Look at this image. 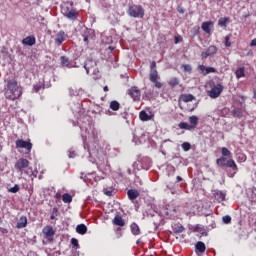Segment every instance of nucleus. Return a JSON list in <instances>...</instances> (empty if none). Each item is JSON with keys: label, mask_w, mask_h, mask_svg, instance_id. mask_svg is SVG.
Listing matches in <instances>:
<instances>
[{"label": "nucleus", "mask_w": 256, "mask_h": 256, "mask_svg": "<svg viewBox=\"0 0 256 256\" xmlns=\"http://www.w3.org/2000/svg\"><path fill=\"white\" fill-rule=\"evenodd\" d=\"M21 87L17 84L16 80H9L6 87L5 97L10 99V101H15L19 99L22 95Z\"/></svg>", "instance_id": "1"}, {"label": "nucleus", "mask_w": 256, "mask_h": 256, "mask_svg": "<svg viewBox=\"0 0 256 256\" xmlns=\"http://www.w3.org/2000/svg\"><path fill=\"white\" fill-rule=\"evenodd\" d=\"M127 13L130 17H134V18L140 17V19H143V17H145V10L141 5H134L130 7Z\"/></svg>", "instance_id": "2"}, {"label": "nucleus", "mask_w": 256, "mask_h": 256, "mask_svg": "<svg viewBox=\"0 0 256 256\" xmlns=\"http://www.w3.org/2000/svg\"><path fill=\"white\" fill-rule=\"evenodd\" d=\"M216 163L219 167H230L234 171H237V164L233 159L227 160V158L222 156L216 160Z\"/></svg>", "instance_id": "3"}, {"label": "nucleus", "mask_w": 256, "mask_h": 256, "mask_svg": "<svg viewBox=\"0 0 256 256\" xmlns=\"http://www.w3.org/2000/svg\"><path fill=\"white\" fill-rule=\"evenodd\" d=\"M221 93H223V85L217 84L211 88V90L208 92V95L211 97V99H217Z\"/></svg>", "instance_id": "4"}, {"label": "nucleus", "mask_w": 256, "mask_h": 256, "mask_svg": "<svg viewBox=\"0 0 256 256\" xmlns=\"http://www.w3.org/2000/svg\"><path fill=\"white\" fill-rule=\"evenodd\" d=\"M62 14L64 17H67V19L75 20L77 19V12L73 9H69V7H62Z\"/></svg>", "instance_id": "5"}, {"label": "nucleus", "mask_w": 256, "mask_h": 256, "mask_svg": "<svg viewBox=\"0 0 256 256\" xmlns=\"http://www.w3.org/2000/svg\"><path fill=\"white\" fill-rule=\"evenodd\" d=\"M84 69L88 75H89V71H93V73H97V62L94 60H88L84 64Z\"/></svg>", "instance_id": "6"}, {"label": "nucleus", "mask_w": 256, "mask_h": 256, "mask_svg": "<svg viewBox=\"0 0 256 256\" xmlns=\"http://www.w3.org/2000/svg\"><path fill=\"white\" fill-rule=\"evenodd\" d=\"M16 147L18 149H26L27 151H31V149H33V144H31V142H27L23 139H19L16 141Z\"/></svg>", "instance_id": "7"}, {"label": "nucleus", "mask_w": 256, "mask_h": 256, "mask_svg": "<svg viewBox=\"0 0 256 256\" xmlns=\"http://www.w3.org/2000/svg\"><path fill=\"white\" fill-rule=\"evenodd\" d=\"M29 167V160L25 158H20L16 163H15V169L17 171H23V169H27Z\"/></svg>", "instance_id": "8"}, {"label": "nucleus", "mask_w": 256, "mask_h": 256, "mask_svg": "<svg viewBox=\"0 0 256 256\" xmlns=\"http://www.w3.org/2000/svg\"><path fill=\"white\" fill-rule=\"evenodd\" d=\"M217 53V47L216 46H209L205 52L201 53L202 59H207V57H211V55H215Z\"/></svg>", "instance_id": "9"}, {"label": "nucleus", "mask_w": 256, "mask_h": 256, "mask_svg": "<svg viewBox=\"0 0 256 256\" xmlns=\"http://www.w3.org/2000/svg\"><path fill=\"white\" fill-rule=\"evenodd\" d=\"M213 195H214L216 201H218V203H221V202L225 201V197L227 194H225V192H223L221 190H214Z\"/></svg>", "instance_id": "10"}, {"label": "nucleus", "mask_w": 256, "mask_h": 256, "mask_svg": "<svg viewBox=\"0 0 256 256\" xmlns=\"http://www.w3.org/2000/svg\"><path fill=\"white\" fill-rule=\"evenodd\" d=\"M129 95L134 101H137L141 97V91L137 87H133L129 90Z\"/></svg>", "instance_id": "11"}, {"label": "nucleus", "mask_w": 256, "mask_h": 256, "mask_svg": "<svg viewBox=\"0 0 256 256\" xmlns=\"http://www.w3.org/2000/svg\"><path fill=\"white\" fill-rule=\"evenodd\" d=\"M35 43H36L35 36H28L22 40V44L27 45L28 47H33Z\"/></svg>", "instance_id": "12"}, {"label": "nucleus", "mask_w": 256, "mask_h": 256, "mask_svg": "<svg viewBox=\"0 0 256 256\" xmlns=\"http://www.w3.org/2000/svg\"><path fill=\"white\" fill-rule=\"evenodd\" d=\"M27 227V216H21L16 224V229H25Z\"/></svg>", "instance_id": "13"}, {"label": "nucleus", "mask_w": 256, "mask_h": 256, "mask_svg": "<svg viewBox=\"0 0 256 256\" xmlns=\"http://www.w3.org/2000/svg\"><path fill=\"white\" fill-rule=\"evenodd\" d=\"M154 115L151 114H147V112L145 110L140 111L139 113V119L140 121H151V119H153Z\"/></svg>", "instance_id": "14"}, {"label": "nucleus", "mask_w": 256, "mask_h": 256, "mask_svg": "<svg viewBox=\"0 0 256 256\" xmlns=\"http://www.w3.org/2000/svg\"><path fill=\"white\" fill-rule=\"evenodd\" d=\"M112 223L114 225H117V227H125V220H123V217L116 215L114 219L112 220Z\"/></svg>", "instance_id": "15"}, {"label": "nucleus", "mask_w": 256, "mask_h": 256, "mask_svg": "<svg viewBox=\"0 0 256 256\" xmlns=\"http://www.w3.org/2000/svg\"><path fill=\"white\" fill-rule=\"evenodd\" d=\"M189 126L191 129H196L197 125H199V117L197 116H190L189 117Z\"/></svg>", "instance_id": "16"}, {"label": "nucleus", "mask_w": 256, "mask_h": 256, "mask_svg": "<svg viewBox=\"0 0 256 256\" xmlns=\"http://www.w3.org/2000/svg\"><path fill=\"white\" fill-rule=\"evenodd\" d=\"M42 233H44L45 237H53L55 235V230H53V227L46 226L43 228Z\"/></svg>", "instance_id": "17"}, {"label": "nucleus", "mask_w": 256, "mask_h": 256, "mask_svg": "<svg viewBox=\"0 0 256 256\" xmlns=\"http://www.w3.org/2000/svg\"><path fill=\"white\" fill-rule=\"evenodd\" d=\"M127 195L130 201H135V199L139 197V191L131 189V190H128Z\"/></svg>", "instance_id": "18"}, {"label": "nucleus", "mask_w": 256, "mask_h": 256, "mask_svg": "<svg viewBox=\"0 0 256 256\" xmlns=\"http://www.w3.org/2000/svg\"><path fill=\"white\" fill-rule=\"evenodd\" d=\"M63 41H65V32L61 31L56 35L55 43L56 45H61Z\"/></svg>", "instance_id": "19"}, {"label": "nucleus", "mask_w": 256, "mask_h": 256, "mask_svg": "<svg viewBox=\"0 0 256 256\" xmlns=\"http://www.w3.org/2000/svg\"><path fill=\"white\" fill-rule=\"evenodd\" d=\"M76 232L79 235H85L87 233V226L85 224H79L76 226Z\"/></svg>", "instance_id": "20"}, {"label": "nucleus", "mask_w": 256, "mask_h": 256, "mask_svg": "<svg viewBox=\"0 0 256 256\" xmlns=\"http://www.w3.org/2000/svg\"><path fill=\"white\" fill-rule=\"evenodd\" d=\"M211 27H213V22H203L202 23V29L205 33H211Z\"/></svg>", "instance_id": "21"}, {"label": "nucleus", "mask_w": 256, "mask_h": 256, "mask_svg": "<svg viewBox=\"0 0 256 256\" xmlns=\"http://www.w3.org/2000/svg\"><path fill=\"white\" fill-rule=\"evenodd\" d=\"M181 101H183L184 103H189L191 101H194L195 96H193L192 94H184L181 96Z\"/></svg>", "instance_id": "22"}, {"label": "nucleus", "mask_w": 256, "mask_h": 256, "mask_svg": "<svg viewBox=\"0 0 256 256\" xmlns=\"http://www.w3.org/2000/svg\"><path fill=\"white\" fill-rule=\"evenodd\" d=\"M159 79V72L157 70H150V81L151 83L157 81Z\"/></svg>", "instance_id": "23"}, {"label": "nucleus", "mask_w": 256, "mask_h": 256, "mask_svg": "<svg viewBox=\"0 0 256 256\" xmlns=\"http://www.w3.org/2000/svg\"><path fill=\"white\" fill-rule=\"evenodd\" d=\"M131 233L134 235H139L141 233V230L139 229V225L137 223H132L130 226Z\"/></svg>", "instance_id": "24"}, {"label": "nucleus", "mask_w": 256, "mask_h": 256, "mask_svg": "<svg viewBox=\"0 0 256 256\" xmlns=\"http://www.w3.org/2000/svg\"><path fill=\"white\" fill-rule=\"evenodd\" d=\"M121 107V104L117 100H113L110 102V109L112 111H119V108Z\"/></svg>", "instance_id": "25"}, {"label": "nucleus", "mask_w": 256, "mask_h": 256, "mask_svg": "<svg viewBox=\"0 0 256 256\" xmlns=\"http://www.w3.org/2000/svg\"><path fill=\"white\" fill-rule=\"evenodd\" d=\"M207 248L205 247V243L199 241L196 243V250L199 251V253H205V250Z\"/></svg>", "instance_id": "26"}, {"label": "nucleus", "mask_w": 256, "mask_h": 256, "mask_svg": "<svg viewBox=\"0 0 256 256\" xmlns=\"http://www.w3.org/2000/svg\"><path fill=\"white\" fill-rule=\"evenodd\" d=\"M60 61H61V65H62L63 67H69V68H71V62L69 61V58H67V57H65V56H62V57L60 58Z\"/></svg>", "instance_id": "27"}, {"label": "nucleus", "mask_w": 256, "mask_h": 256, "mask_svg": "<svg viewBox=\"0 0 256 256\" xmlns=\"http://www.w3.org/2000/svg\"><path fill=\"white\" fill-rule=\"evenodd\" d=\"M235 75L237 77V79H241V77H245V68H239L236 70Z\"/></svg>", "instance_id": "28"}, {"label": "nucleus", "mask_w": 256, "mask_h": 256, "mask_svg": "<svg viewBox=\"0 0 256 256\" xmlns=\"http://www.w3.org/2000/svg\"><path fill=\"white\" fill-rule=\"evenodd\" d=\"M168 85H170V87H177V85H179V78L177 77L171 78L168 81Z\"/></svg>", "instance_id": "29"}, {"label": "nucleus", "mask_w": 256, "mask_h": 256, "mask_svg": "<svg viewBox=\"0 0 256 256\" xmlns=\"http://www.w3.org/2000/svg\"><path fill=\"white\" fill-rule=\"evenodd\" d=\"M179 129H186V131H191V126L187 122H180L178 125Z\"/></svg>", "instance_id": "30"}, {"label": "nucleus", "mask_w": 256, "mask_h": 256, "mask_svg": "<svg viewBox=\"0 0 256 256\" xmlns=\"http://www.w3.org/2000/svg\"><path fill=\"white\" fill-rule=\"evenodd\" d=\"M227 23H229V18H220L218 21L219 27H227Z\"/></svg>", "instance_id": "31"}, {"label": "nucleus", "mask_w": 256, "mask_h": 256, "mask_svg": "<svg viewBox=\"0 0 256 256\" xmlns=\"http://www.w3.org/2000/svg\"><path fill=\"white\" fill-rule=\"evenodd\" d=\"M222 155L223 157H228L229 159H231V157H233V154L231 153V151H229V149L223 147L222 148Z\"/></svg>", "instance_id": "32"}, {"label": "nucleus", "mask_w": 256, "mask_h": 256, "mask_svg": "<svg viewBox=\"0 0 256 256\" xmlns=\"http://www.w3.org/2000/svg\"><path fill=\"white\" fill-rule=\"evenodd\" d=\"M173 231L174 233H183V231H185V227H183V225H174Z\"/></svg>", "instance_id": "33"}, {"label": "nucleus", "mask_w": 256, "mask_h": 256, "mask_svg": "<svg viewBox=\"0 0 256 256\" xmlns=\"http://www.w3.org/2000/svg\"><path fill=\"white\" fill-rule=\"evenodd\" d=\"M62 201L64 202V203H71V201H73V197H71V195L70 194H64L63 196H62Z\"/></svg>", "instance_id": "34"}, {"label": "nucleus", "mask_w": 256, "mask_h": 256, "mask_svg": "<svg viewBox=\"0 0 256 256\" xmlns=\"http://www.w3.org/2000/svg\"><path fill=\"white\" fill-rule=\"evenodd\" d=\"M145 137V134H141V136L139 137V135L137 134V132L134 134V141L135 139H138L140 141V143H143L145 141V139H143Z\"/></svg>", "instance_id": "35"}, {"label": "nucleus", "mask_w": 256, "mask_h": 256, "mask_svg": "<svg viewBox=\"0 0 256 256\" xmlns=\"http://www.w3.org/2000/svg\"><path fill=\"white\" fill-rule=\"evenodd\" d=\"M183 151H189L191 149V144L189 142H184L182 144Z\"/></svg>", "instance_id": "36"}, {"label": "nucleus", "mask_w": 256, "mask_h": 256, "mask_svg": "<svg viewBox=\"0 0 256 256\" xmlns=\"http://www.w3.org/2000/svg\"><path fill=\"white\" fill-rule=\"evenodd\" d=\"M223 223H225V225H229V223H231V216L226 215L222 218Z\"/></svg>", "instance_id": "37"}, {"label": "nucleus", "mask_w": 256, "mask_h": 256, "mask_svg": "<svg viewBox=\"0 0 256 256\" xmlns=\"http://www.w3.org/2000/svg\"><path fill=\"white\" fill-rule=\"evenodd\" d=\"M184 71H186V73H191V71H193V69L191 68V65L189 64H185L182 66Z\"/></svg>", "instance_id": "38"}, {"label": "nucleus", "mask_w": 256, "mask_h": 256, "mask_svg": "<svg viewBox=\"0 0 256 256\" xmlns=\"http://www.w3.org/2000/svg\"><path fill=\"white\" fill-rule=\"evenodd\" d=\"M232 113H233L234 117H241V115H242L241 109H238V108L234 109Z\"/></svg>", "instance_id": "39"}, {"label": "nucleus", "mask_w": 256, "mask_h": 256, "mask_svg": "<svg viewBox=\"0 0 256 256\" xmlns=\"http://www.w3.org/2000/svg\"><path fill=\"white\" fill-rule=\"evenodd\" d=\"M8 191L9 193H18L19 185L16 184L14 187L10 188Z\"/></svg>", "instance_id": "40"}, {"label": "nucleus", "mask_w": 256, "mask_h": 256, "mask_svg": "<svg viewBox=\"0 0 256 256\" xmlns=\"http://www.w3.org/2000/svg\"><path fill=\"white\" fill-rule=\"evenodd\" d=\"M150 71H157V62L155 61H152L151 64H150Z\"/></svg>", "instance_id": "41"}, {"label": "nucleus", "mask_w": 256, "mask_h": 256, "mask_svg": "<svg viewBox=\"0 0 256 256\" xmlns=\"http://www.w3.org/2000/svg\"><path fill=\"white\" fill-rule=\"evenodd\" d=\"M103 193L104 195H107V197H111V195H113V192L107 188L103 189Z\"/></svg>", "instance_id": "42"}, {"label": "nucleus", "mask_w": 256, "mask_h": 256, "mask_svg": "<svg viewBox=\"0 0 256 256\" xmlns=\"http://www.w3.org/2000/svg\"><path fill=\"white\" fill-rule=\"evenodd\" d=\"M231 39V35H228L225 37V45L226 47H231V42L229 41Z\"/></svg>", "instance_id": "43"}, {"label": "nucleus", "mask_w": 256, "mask_h": 256, "mask_svg": "<svg viewBox=\"0 0 256 256\" xmlns=\"http://www.w3.org/2000/svg\"><path fill=\"white\" fill-rule=\"evenodd\" d=\"M71 244H72L74 247H79V241H78L76 238H72V239H71Z\"/></svg>", "instance_id": "44"}, {"label": "nucleus", "mask_w": 256, "mask_h": 256, "mask_svg": "<svg viewBox=\"0 0 256 256\" xmlns=\"http://www.w3.org/2000/svg\"><path fill=\"white\" fill-rule=\"evenodd\" d=\"M238 159H240L242 163H245V161H247V156H245V154H240Z\"/></svg>", "instance_id": "45"}, {"label": "nucleus", "mask_w": 256, "mask_h": 256, "mask_svg": "<svg viewBox=\"0 0 256 256\" xmlns=\"http://www.w3.org/2000/svg\"><path fill=\"white\" fill-rule=\"evenodd\" d=\"M209 73H215V68H213V67H206V74H209Z\"/></svg>", "instance_id": "46"}, {"label": "nucleus", "mask_w": 256, "mask_h": 256, "mask_svg": "<svg viewBox=\"0 0 256 256\" xmlns=\"http://www.w3.org/2000/svg\"><path fill=\"white\" fill-rule=\"evenodd\" d=\"M152 83H154V85H155V87H157V89H161V87H163V84L161 82L157 81V80L155 82H152Z\"/></svg>", "instance_id": "47"}, {"label": "nucleus", "mask_w": 256, "mask_h": 256, "mask_svg": "<svg viewBox=\"0 0 256 256\" xmlns=\"http://www.w3.org/2000/svg\"><path fill=\"white\" fill-rule=\"evenodd\" d=\"M174 40L175 44L177 45V43H181V41H183V38L181 36H175Z\"/></svg>", "instance_id": "48"}, {"label": "nucleus", "mask_w": 256, "mask_h": 256, "mask_svg": "<svg viewBox=\"0 0 256 256\" xmlns=\"http://www.w3.org/2000/svg\"><path fill=\"white\" fill-rule=\"evenodd\" d=\"M200 71H202V73H205V71L207 72V67L200 65L199 66Z\"/></svg>", "instance_id": "49"}, {"label": "nucleus", "mask_w": 256, "mask_h": 256, "mask_svg": "<svg viewBox=\"0 0 256 256\" xmlns=\"http://www.w3.org/2000/svg\"><path fill=\"white\" fill-rule=\"evenodd\" d=\"M73 157H75V151L70 150L69 151V158L73 159Z\"/></svg>", "instance_id": "50"}, {"label": "nucleus", "mask_w": 256, "mask_h": 256, "mask_svg": "<svg viewBox=\"0 0 256 256\" xmlns=\"http://www.w3.org/2000/svg\"><path fill=\"white\" fill-rule=\"evenodd\" d=\"M41 90V85H35L34 86V91L39 92Z\"/></svg>", "instance_id": "51"}, {"label": "nucleus", "mask_w": 256, "mask_h": 256, "mask_svg": "<svg viewBox=\"0 0 256 256\" xmlns=\"http://www.w3.org/2000/svg\"><path fill=\"white\" fill-rule=\"evenodd\" d=\"M250 47H256V38L251 41Z\"/></svg>", "instance_id": "52"}, {"label": "nucleus", "mask_w": 256, "mask_h": 256, "mask_svg": "<svg viewBox=\"0 0 256 256\" xmlns=\"http://www.w3.org/2000/svg\"><path fill=\"white\" fill-rule=\"evenodd\" d=\"M83 41H84L85 43H87V41H89V37L84 36Z\"/></svg>", "instance_id": "53"}, {"label": "nucleus", "mask_w": 256, "mask_h": 256, "mask_svg": "<svg viewBox=\"0 0 256 256\" xmlns=\"http://www.w3.org/2000/svg\"><path fill=\"white\" fill-rule=\"evenodd\" d=\"M177 181H183V178L181 176H177Z\"/></svg>", "instance_id": "54"}, {"label": "nucleus", "mask_w": 256, "mask_h": 256, "mask_svg": "<svg viewBox=\"0 0 256 256\" xmlns=\"http://www.w3.org/2000/svg\"><path fill=\"white\" fill-rule=\"evenodd\" d=\"M103 91H109V87L104 86Z\"/></svg>", "instance_id": "55"}, {"label": "nucleus", "mask_w": 256, "mask_h": 256, "mask_svg": "<svg viewBox=\"0 0 256 256\" xmlns=\"http://www.w3.org/2000/svg\"><path fill=\"white\" fill-rule=\"evenodd\" d=\"M253 99H256V90H254Z\"/></svg>", "instance_id": "56"}, {"label": "nucleus", "mask_w": 256, "mask_h": 256, "mask_svg": "<svg viewBox=\"0 0 256 256\" xmlns=\"http://www.w3.org/2000/svg\"><path fill=\"white\" fill-rule=\"evenodd\" d=\"M50 219H51V220L55 219V215L52 214V215L50 216Z\"/></svg>", "instance_id": "57"}, {"label": "nucleus", "mask_w": 256, "mask_h": 256, "mask_svg": "<svg viewBox=\"0 0 256 256\" xmlns=\"http://www.w3.org/2000/svg\"><path fill=\"white\" fill-rule=\"evenodd\" d=\"M172 195H175V190H171Z\"/></svg>", "instance_id": "58"}, {"label": "nucleus", "mask_w": 256, "mask_h": 256, "mask_svg": "<svg viewBox=\"0 0 256 256\" xmlns=\"http://www.w3.org/2000/svg\"><path fill=\"white\" fill-rule=\"evenodd\" d=\"M56 197H58V198L61 197V194H56Z\"/></svg>", "instance_id": "59"}, {"label": "nucleus", "mask_w": 256, "mask_h": 256, "mask_svg": "<svg viewBox=\"0 0 256 256\" xmlns=\"http://www.w3.org/2000/svg\"><path fill=\"white\" fill-rule=\"evenodd\" d=\"M180 13H183V10H180Z\"/></svg>", "instance_id": "60"}]
</instances>
